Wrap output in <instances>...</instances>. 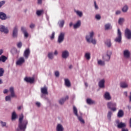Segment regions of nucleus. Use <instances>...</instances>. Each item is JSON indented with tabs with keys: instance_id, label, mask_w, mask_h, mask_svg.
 I'll list each match as a JSON object with an SVG mask.
<instances>
[{
	"instance_id": "obj_1",
	"label": "nucleus",
	"mask_w": 131,
	"mask_h": 131,
	"mask_svg": "<svg viewBox=\"0 0 131 131\" xmlns=\"http://www.w3.org/2000/svg\"><path fill=\"white\" fill-rule=\"evenodd\" d=\"M23 118H24V116L23 114H21L19 116L18 127L20 130L25 131L27 124H28V121L24 120L23 121Z\"/></svg>"
},
{
	"instance_id": "obj_2",
	"label": "nucleus",
	"mask_w": 131,
	"mask_h": 131,
	"mask_svg": "<svg viewBox=\"0 0 131 131\" xmlns=\"http://www.w3.org/2000/svg\"><path fill=\"white\" fill-rule=\"evenodd\" d=\"M94 34V32H90V35L86 36V39L88 42H92V43H93V45H96V43H97V41L96 40V39H93Z\"/></svg>"
},
{
	"instance_id": "obj_3",
	"label": "nucleus",
	"mask_w": 131,
	"mask_h": 131,
	"mask_svg": "<svg viewBox=\"0 0 131 131\" xmlns=\"http://www.w3.org/2000/svg\"><path fill=\"white\" fill-rule=\"evenodd\" d=\"M73 113L75 114V115H76V116L78 117V120H79L81 123L84 124L85 123L84 120L82 119V117L78 116V114L77 113V108H76V107L75 106H73Z\"/></svg>"
},
{
	"instance_id": "obj_4",
	"label": "nucleus",
	"mask_w": 131,
	"mask_h": 131,
	"mask_svg": "<svg viewBox=\"0 0 131 131\" xmlns=\"http://www.w3.org/2000/svg\"><path fill=\"white\" fill-rule=\"evenodd\" d=\"M107 108L111 109L112 111H116V103L112 102H109L107 104Z\"/></svg>"
},
{
	"instance_id": "obj_5",
	"label": "nucleus",
	"mask_w": 131,
	"mask_h": 131,
	"mask_svg": "<svg viewBox=\"0 0 131 131\" xmlns=\"http://www.w3.org/2000/svg\"><path fill=\"white\" fill-rule=\"evenodd\" d=\"M64 37H65V33L60 32V33L58 36V42L59 43H61V42H63Z\"/></svg>"
},
{
	"instance_id": "obj_6",
	"label": "nucleus",
	"mask_w": 131,
	"mask_h": 131,
	"mask_svg": "<svg viewBox=\"0 0 131 131\" xmlns=\"http://www.w3.org/2000/svg\"><path fill=\"white\" fill-rule=\"evenodd\" d=\"M117 35H118V37H117L115 39V41H116V42H121V39H122L121 32L120 31V29H118Z\"/></svg>"
},
{
	"instance_id": "obj_7",
	"label": "nucleus",
	"mask_w": 131,
	"mask_h": 131,
	"mask_svg": "<svg viewBox=\"0 0 131 131\" xmlns=\"http://www.w3.org/2000/svg\"><path fill=\"white\" fill-rule=\"evenodd\" d=\"M125 36L127 39H131V30L126 28L125 30Z\"/></svg>"
},
{
	"instance_id": "obj_8",
	"label": "nucleus",
	"mask_w": 131,
	"mask_h": 131,
	"mask_svg": "<svg viewBox=\"0 0 131 131\" xmlns=\"http://www.w3.org/2000/svg\"><path fill=\"white\" fill-rule=\"evenodd\" d=\"M0 31L4 33H8L9 30L4 26H0Z\"/></svg>"
},
{
	"instance_id": "obj_9",
	"label": "nucleus",
	"mask_w": 131,
	"mask_h": 131,
	"mask_svg": "<svg viewBox=\"0 0 131 131\" xmlns=\"http://www.w3.org/2000/svg\"><path fill=\"white\" fill-rule=\"evenodd\" d=\"M29 55H30V50L29 49H27L25 51L24 53V57H25L26 59H28Z\"/></svg>"
},
{
	"instance_id": "obj_10",
	"label": "nucleus",
	"mask_w": 131,
	"mask_h": 131,
	"mask_svg": "<svg viewBox=\"0 0 131 131\" xmlns=\"http://www.w3.org/2000/svg\"><path fill=\"white\" fill-rule=\"evenodd\" d=\"M18 35V27L15 26L13 29L12 36L13 37H17Z\"/></svg>"
},
{
	"instance_id": "obj_11",
	"label": "nucleus",
	"mask_w": 131,
	"mask_h": 131,
	"mask_svg": "<svg viewBox=\"0 0 131 131\" xmlns=\"http://www.w3.org/2000/svg\"><path fill=\"white\" fill-rule=\"evenodd\" d=\"M25 62V59H24V57H20L18 59V60L16 61V65H22L23 63Z\"/></svg>"
},
{
	"instance_id": "obj_12",
	"label": "nucleus",
	"mask_w": 131,
	"mask_h": 131,
	"mask_svg": "<svg viewBox=\"0 0 131 131\" xmlns=\"http://www.w3.org/2000/svg\"><path fill=\"white\" fill-rule=\"evenodd\" d=\"M119 122V121H117V123H118L117 127L118 128H123V127H125L126 126V124H125V123H118Z\"/></svg>"
},
{
	"instance_id": "obj_13",
	"label": "nucleus",
	"mask_w": 131,
	"mask_h": 131,
	"mask_svg": "<svg viewBox=\"0 0 131 131\" xmlns=\"http://www.w3.org/2000/svg\"><path fill=\"white\" fill-rule=\"evenodd\" d=\"M69 57V52L68 51H64L62 52V57L63 59H67Z\"/></svg>"
},
{
	"instance_id": "obj_14",
	"label": "nucleus",
	"mask_w": 131,
	"mask_h": 131,
	"mask_svg": "<svg viewBox=\"0 0 131 131\" xmlns=\"http://www.w3.org/2000/svg\"><path fill=\"white\" fill-rule=\"evenodd\" d=\"M25 80L26 82H29L30 83H33L34 82V78L31 77H26L25 78Z\"/></svg>"
},
{
	"instance_id": "obj_15",
	"label": "nucleus",
	"mask_w": 131,
	"mask_h": 131,
	"mask_svg": "<svg viewBox=\"0 0 131 131\" xmlns=\"http://www.w3.org/2000/svg\"><path fill=\"white\" fill-rule=\"evenodd\" d=\"M0 19L1 20H6L7 19V15L4 12H0Z\"/></svg>"
},
{
	"instance_id": "obj_16",
	"label": "nucleus",
	"mask_w": 131,
	"mask_h": 131,
	"mask_svg": "<svg viewBox=\"0 0 131 131\" xmlns=\"http://www.w3.org/2000/svg\"><path fill=\"white\" fill-rule=\"evenodd\" d=\"M104 97L105 100H111V96H110V94L108 92H105Z\"/></svg>"
},
{
	"instance_id": "obj_17",
	"label": "nucleus",
	"mask_w": 131,
	"mask_h": 131,
	"mask_svg": "<svg viewBox=\"0 0 131 131\" xmlns=\"http://www.w3.org/2000/svg\"><path fill=\"white\" fill-rule=\"evenodd\" d=\"M64 83L65 85L68 88H70V86H71V83L70 82V80L68 79H64Z\"/></svg>"
},
{
	"instance_id": "obj_18",
	"label": "nucleus",
	"mask_w": 131,
	"mask_h": 131,
	"mask_svg": "<svg viewBox=\"0 0 131 131\" xmlns=\"http://www.w3.org/2000/svg\"><path fill=\"white\" fill-rule=\"evenodd\" d=\"M124 115V113L123 112V111H122V110H119L117 114L118 117H119V118H121V117H123Z\"/></svg>"
},
{
	"instance_id": "obj_19",
	"label": "nucleus",
	"mask_w": 131,
	"mask_h": 131,
	"mask_svg": "<svg viewBox=\"0 0 131 131\" xmlns=\"http://www.w3.org/2000/svg\"><path fill=\"white\" fill-rule=\"evenodd\" d=\"M99 88H103L105 86V80L102 79L99 82Z\"/></svg>"
},
{
	"instance_id": "obj_20",
	"label": "nucleus",
	"mask_w": 131,
	"mask_h": 131,
	"mask_svg": "<svg viewBox=\"0 0 131 131\" xmlns=\"http://www.w3.org/2000/svg\"><path fill=\"white\" fill-rule=\"evenodd\" d=\"M9 91L11 93V97H12V98L16 97V95H15V92H14V88L11 87L9 89Z\"/></svg>"
},
{
	"instance_id": "obj_21",
	"label": "nucleus",
	"mask_w": 131,
	"mask_h": 131,
	"mask_svg": "<svg viewBox=\"0 0 131 131\" xmlns=\"http://www.w3.org/2000/svg\"><path fill=\"white\" fill-rule=\"evenodd\" d=\"M68 99H69V97H68V96H67L65 99L62 98L60 99L59 101V104H60V105H63V104H64V103L65 102V101H66V100H68Z\"/></svg>"
},
{
	"instance_id": "obj_22",
	"label": "nucleus",
	"mask_w": 131,
	"mask_h": 131,
	"mask_svg": "<svg viewBox=\"0 0 131 131\" xmlns=\"http://www.w3.org/2000/svg\"><path fill=\"white\" fill-rule=\"evenodd\" d=\"M123 54H124V57H125V58H129L130 53L128 50L124 51Z\"/></svg>"
},
{
	"instance_id": "obj_23",
	"label": "nucleus",
	"mask_w": 131,
	"mask_h": 131,
	"mask_svg": "<svg viewBox=\"0 0 131 131\" xmlns=\"http://www.w3.org/2000/svg\"><path fill=\"white\" fill-rule=\"evenodd\" d=\"M42 94L48 95V89L46 87L41 89Z\"/></svg>"
},
{
	"instance_id": "obj_24",
	"label": "nucleus",
	"mask_w": 131,
	"mask_h": 131,
	"mask_svg": "<svg viewBox=\"0 0 131 131\" xmlns=\"http://www.w3.org/2000/svg\"><path fill=\"white\" fill-rule=\"evenodd\" d=\"M105 44L107 46V47H108V48H111V40L110 39H107L105 41Z\"/></svg>"
},
{
	"instance_id": "obj_25",
	"label": "nucleus",
	"mask_w": 131,
	"mask_h": 131,
	"mask_svg": "<svg viewBox=\"0 0 131 131\" xmlns=\"http://www.w3.org/2000/svg\"><path fill=\"white\" fill-rule=\"evenodd\" d=\"M8 60V57H6L5 55H2L0 57V61H2V62H6Z\"/></svg>"
},
{
	"instance_id": "obj_26",
	"label": "nucleus",
	"mask_w": 131,
	"mask_h": 131,
	"mask_svg": "<svg viewBox=\"0 0 131 131\" xmlns=\"http://www.w3.org/2000/svg\"><path fill=\"white\" fill-rule=\"evenodd\" d=\"M56 129L57 131H63V126L61 124H58L57 126Z\"/></svg>"
},
{
	"instance_id": "obj_27",
	"label": "nucleus",
	"mask_w": 131,
	"mask_h": 131,
	"mask_svg": "<svg viewBox=\"0 0 131 131\" xmlns=\"http://www.w3.org/2000/svg\"><path fill=\"white\" fill-rule=\"evenodd\" d=\"M81 24V23L80 20H78L76 24L74 25V28L75 29L78 28V27L80 26Z\"/></svg>"
},
{
	"instance_id": "obj_28",
	"label": "nucleus",
	"mask_w": 131,
	"mask_h": 131,
	"mask_svg": "<svg viewBox=\"0 0 131 131\" xmlns=\"http://www.w3.org/2000/svg\"><path fill=\"white\" fill-rule=\"evenodd\" d=\"M120 86L123 89H125V88H127V84L124 82H122L120 83Z\"/></svg>"
},
{
	"instance_id": "obj_29",
	"label": "nucleus",
	"mask_w": 131,
	"mask_h": 131,
	"mask_svg": "<svg viewBox=\"0 0 131 131\" xmlns=\"http://www.w3.org/2000/svg\"><path fill=\"white\" fill-rule=\"evenodd\" d=\"M103 59L104 61H109L110 60V55L107 54L103 57Z\"/></svg>"
},
{
	"instance_id": "obj_30",
	"label": "nucleus",
	"mask_w": 131,
	"mask_h": 131,
	"mask_svg": "<svg viewBox=\"0 0 131 131\" xmlns=\"http://www.w3.org/2000/svg\"><path fill=\"white\" fill-rule=\"evenodd\" d=\"M85 58H86V60H90L91 59V53H86L84 56Z\"/></svg>"
},
{
	"instance_id": "obj_31",
	"label": "nucleus",
	"mask_w": 131,
	"mask_h": 131,
	"mask_svg": "<svg viewBox=\"0 0 131 131\" xmlns=\"http://www.w3.org/2000/svg\"><path fill=\"white\" fill-rule=\"evenodd\" d=\"M75 13H76L77 15L79 16V17H82V12L81 11H79L78 10H75Z\"/></svg>"
},
{
	"instance_id": "obj_32",
	"label": "nucleus",
	"mask_w": 131,
	"mask_h": 131,
	"mask_svg": "<svg viewBox=\"0 0 131 131\" xmlns=\"http://www.w3.org/2000/svg\"><path fill=\"white\" fill-rule=\"evenodd\" d=\"M43 13V10H37L36 11V15L37 16H40V15H41V14H42Z\"/></svg>"
},
{
	"instance_id": "obj_33",
	"label": "nucleus",
	"mask_w": 131,
	"mask_h": 131,
	"mask_svg": "<svg viewBox=\"0 0 131 131\" xmlns=\"http://www.w3.org/2000/svg\"><path fill=\"white\" fill-rule=\"evenodd\" d=\"M64 23H65V21H64V20L59 21V27H63V26H64Z\"/></svg>"
},
{
	"instance_id": "obj_34",
	"label": "nucleus",
	"mask_w": 131,
	"mask_h": 131,
	"mask_svg": "<svg viewBox=\"0 0 131 131\" xmlns=\"http://www.w3.org/2000/svg\"><path fill=\"white\" fill-rule=\"evenodd\" d=\"M98 65H101V66H104L105 65V62L103 60H98Z\"/></svg>"
},
{
	"instance_id": "obj_35",
	"label": "nucleus",
	"mask_w": 131,
	"mask_h": 131,
	"mask_svg": "<svg viewBox=\"0 0 131 131\" xmlns=\"http://www.w3.org/2000/svg\"><path fill=\"white\" fill-rule=\"evenodd\" d=\"M16 118H17V115L16 114V112H13L12 113V119L14 120V119H16Z\"/></svg>"
},
{
	"instance_id": "obj_36",
	"label": "nucleus",
	"mask_w": 131,
	"mask_h": 131,
	"mask_svg": "<svg viewBox=\"0 0 131 131\" xmlns=\"http://www.w3.org/2000/svg\"><path fill=\"white\" fill-rule=\"evenodd\" d=\"M122 11L124 12H127V10H128V7L127 6L125 5L122 8Z\"/></svg>"
},
{
	"instance_id": "obj_37",
	"label": "nucleus",
	"mask_w": 131,
	"mask_h": 131,
	"mask_svg": "<svg viewBox=\"0 0 131 131\" xmlns=\"http://www.w3.org/2000/svg\"><path fill=\"white\" fill-rule=\"evenodd\" d=\"M111 27V25H110V24H107L105 25V30H108V29H110Z\"/></svg>"
},
{
	"instance_id": "obj_38",
	"label": "nucleus",
	"mask_w": 131,
	"mask_h": 131,
	"mask_svg": "<svg viewBox=\"0 0 131 131\" xmlns=\"http://www.w3.org/2000/svg\"><path fill=\"white\" fill-rule=\"evenodd\" d=\"M4 73H5V71L4 70V69L0 68V77H1V76H3L4 75Z\"/></svg>"
},
{
	"instance_id": "obj_39",
	"label": "nucleus",
	"mask_w": 131,
	"mask_h": 131,
	"mask_svg": "<svg viewBox=\"0 0 131 131\" xmlns=\"http://www.w3.org/2000/svg\"><path fill=\"white\" fill-rule=\"evenodd\" d=\"M48 58L49 59H51V60H52V59H53L54 56L53 55V53H48Z\"/></svg>"
},
{
	"instance_id": "obj_40",
	"label": "nucleus",
	"mask_w": 131,
	"mask_h": 131,
	"mask_svg": "<svg viewBox=\"0 0 131 131\" xmlns=\"http://www.w3.org/2000/svg\"><path fill=\"white\" fill-rule=\"evenodd\" d=\"M86 102L88 104H94V101L91 99H87Z\"/></svg>"
},
{
	"instance_id": "obj_41",
	"label": "nucleus",
	"mask_w": 131,
	"mask_h": 131,
	"mask_svg": "<svg viewBox=\"0 0 131 131\" xmlns=\"http://www.w3.org/2000/svg\"><path fill=\"white\" fill-rule=\"evenodd\" d=\"M112 115V112L111 111L108 112L107 114V118H108L110 120L111 119Z\"/></svg>"
},
{
	"instance_id": "obj_42",
	"label": "nucleus",
	"mask_w": 131,
	"mask_h": 131,
	"mask_svg": "<svg viewBox=\"0 0 131 131\" xmlns=\"http://www.w3.org/2000/svg\"><path fill=\"white\" fill-rule=\"evenodd\" d=\"M5 100L6 101H11V96H7L5 98Z\"/></svg>"
},
{
	"instance_id": "obj_43",
	"label": "nucleus",
	"mask_w": 131,
	"mask_h": 131,
	"mask_svg": "<svg viewBox=\"0 0 131 131\" xmlns=\"http://www.w3.org/2000/svg\"><path fill=\"white\" fill-rule=\"evenodd\" d=\"M124 20V19L122 18H120L118 21V23L119 24H121L122 23V22H123V21Z\"/></svg>"
},
{
	"instance_id": "obj_44",
	"label": "nucleus",
	"mask_w": 131,
	"mask_h": 131,
	"mask_svg": "<svg viewBox=\"0 0 131 131\" xmlns=\"http://www.w3.org/2000/svg\"><path fill=\"white\" fill-rule=\"evenodd\" d=\"M17 48H18L19 49H21V48L22 47V42H19L17 45Z\"/></svg>"
},
{
	"instance_id": "obj_45",
	"label": "nucleus",
	"mask_w": 131,
	"mask_h": 131,
	"mask_svg": "<svg viewBox=\"0 0 131 131\" xmlns=\"http://www.w3.org/2000/svg\"><path fill=\"white\" fill-rule=\"evenodd\" d=\"M51 39H54L55 38V32H53L50 36Z\"/></svg>"
},
{
	"instance_id": "obj_46",
	"label": "nucleus",
	"mask_w": 131,
	"mask_h": 131,
	"mask_svg": "<svg viewBox=\"0 0 131 131\" xmlns=\"http://www.w3.org/2000/svg\"><path fill=\"white\" fill-rule=\"evenodd\" d=\"M55 75L56 77H59L60 75V73H59V71H56L55 72Z\"/></svg>"
},
{
	"instance_id": "obj_47",
	"label": "nucleus",
	"mask_w": 131,
	"mask_h": 131,
	"mask_svg": "<svg viewBox=\"0 0 131 131\" xmlns=\"http://www.w3.org/2000/svg\"><path fill=\"white\" fill-rule=\"evenodd\" d=\"M94 7L96 10H98V9H99V7L97 5V2H96V1H94Z\"/></svg>"
},
{
	"instance_id": "obj_48",
	"label": "nucleus",
	"mask_w": 131,
	"mask_h": 131,
	"mask_svg": "<svg viewBox=\"0 0 131 131\" xmlns=\"http://www.w3.org/2000/svg\"><path fill=\"white\" fill-rule=\"evenodd\" d=\"M96 19H97V20H100V19H101V16L99 14H97L95 16Z\"/></svg>"
},
{
	"instance_id": "obj_49",
	"label": "nucleus",
	"mask_w": 131,
	"mask_h": 131,
	"mask_svg": "<svg viewBox=\"0 0 131 131\" xmlns=\"http://www.w3.org/2000/svg\"><path fill=\"white\" fill-rule=\"evenodd\" d=\"M1 124L2 125V126H3V127L4 126H6V125H7V123L4 122L2 121H1Z\"/></svg>"
},
{
	"instance_id": "obj_50",
	"label": "nucleus",
	"mask_w": 131,
	"mask_h": 131,
	"mask_svg": "<svg viewBox=\"0 0 131 131\" xmlns=\"http://www.w3.org/2000/svg\"><path fill=\"white\" fill-rule=\"evenodd\" d=\"M5 1H2V2H0V8H2V7L3 6H4V5H5Z\"/></svg>"
},
{
	"instance_id": "obj_51",
	"label": "nucleus",
	"mask_w": 131,
	"mask_h": 131,
	"mask_svg": "<svg viewBox=\"0 0 131 131\" xmlns=\"http://www.w3.org/2000/svg\"><path fill=\"white\" fill-rule=\"evenodd\" d=\"M35 27V25L34 24H31L30 25V28L32 29V28H34V27Z\"/></svg>"
},
{
	"instance_id": "obj_52",
	"label": "nucleus",
	"mask_w": 131,
	"mask_h": 131,
	"mask_svg": "<svg viewBox=\"0 0 131 131\" xmlns=\"http://www.w3.org/2000/svg\"><path fill=\"white\" fill-rule=\"evenodd\" d=\"M21 31H23V33H24V32H26V29H25V28L23 27H21Z\"/></svg>"
},
{
	"instance_id": "obj_53",
	"label": "nucleus",
	"mask_w": 131,
	"mask_h": 131,
	"mask_svg": "<svg viewBox=\"0 0 131 131\" xmlns=\"http://www.w3.org/2000/svg\"><path fill=\"white\" fill-rule=\"evenodd\" d=\"M24 34L25 35V37H28V33H27V31L25 32Z\"/></svg>"
},
{
	"instance_id": "obj_54",
	"label": "nucleus",
	"mask_w": 131,
	"mask_h": 131,
	"mask_svg": "<svg viewBox=\"0 0 131 131\" xmlns=\"http://www.w3.org/2000/svg\"><path fill=\"white\" fill-rule=\"evenodd\" d=\"M23 108V105H20L19 106L17 107V110H20V109H22Z\"/></svg>"
},
{
	"instance_id": "obj_55",
	"label": "nucleus",
	"mask_w": 131,
	"mask_h": 131,
	"mask_svg": "<svg viewBox=\"0 0 131 131\" xmlns=\"http://www.w3.org/2000/svg\"><path fill=\"white\" fill-rule=\"evenodd\" d=\"M42 3V0H38V4L39 5H41Z\"/></svg>"
},
{
	"instance_id": "obj_56",
	"label": "nucleus",
	"mask_w": 131,
	"mask_h": 131,
	"mask_svg": "<svg viewBox=\"0 0 131 131\" xmlns=\"http://www.w3.org/2000/svg\"><path fill=\"white\" fill-rule=\"evenodd\" d=\"M36 105L37 106V107H40V103L39 102H36Z\"/></svg>"
},
{
	"instance_id": "obj_57",
	"label": "nucleus",
	"mask_w": 131,
	"mask_h": 131,
	"mask_svg": "<svg viewBox=\"0 0 131 131\" xmlns=\"http://www.w3.org/2000/svg\"><path fill=\"white\" fill-rule=\"evenodd\" d=\"M120 13H121L120 11L118 10V11H117L116 12V15H119V14H120Z\"/></svg>"
},
{
	"instance_id": "obj_58",
	"label": "nucleus",
	"mask_w": 131,
	"mask_h": 131,
	"mask_svg": "<svg viewBox=\"0 0 131 131\" xmlns=\"http://www.w3.org/2000/svg\"><path fill=\"white\" fill-rule=\"evenodd\" d=\"M122 131H128V129H127V128H122Z\"/></svg>"
},
{
	"instance_id": "obj_59",
	"label": "nucleus",
	"mask_w": 131,
	"mask_h": 131,
	"mask_svg": "<svg viewBox=\"0 0 131 131\" xmlns=\"http://www.w3.org/2000/svg\"><path fill=\"white\" fill-rule=\"evenodd\" d=\"M7 93H8V90L5 89L4 91V94H7Z\"/></svg>"
},
{
	"instance_id": "obj_60",
	"label": "nucleus",
	"mask_w": 131,
	"mask_h": 131,
	"mask_svg": "<svg viewBox=\"0 0 131 131\" xmlns=\"http://www.w3.org/2000/svg\"><path fill=\"white\" fill-rule=\"evenodd\" d=\"M57 54H58V51L55 50L54 52V55H57Z\"/></svg>"
},
{
	"instance_id": "obj_61",
	"label": "nucleus",
	"mask_w": 131,
	"mask_h": 131,
	"mask_svg": "<svg viewBox=\"0 0 131 131\" xmlns=\"http://www.w3.org/2000/svg\"><path fill=\"white\" fill-rule=\"evenodd\" d=\"M3 51L2 49H0V55H2V54H3Z\"/></svg>"
},
{
	"instance_id": "obj_62",
	"label": "nucleus",
	"mask_w": 131,
	"mask_h": 131,
	"mask_svg": "<svg viewBox=\"0 0 131 131\" xmlns=\"http://www.w3.org/2000/svg\"><path fill=\"white\" fill-rule=\"evenodd\" d=\"M124 95H125V96H126V97H127V92H124Z\"/></svg>"
},
{
	"instance_id": "obj_63",
	"label": "nucleus",
	"mask_w": 131,
	"mask_h": 131,
	"mask_svg": "<svg viewBox=\"0 0 131 131\" xmlns=\"http://www.w3.org/2000/svg\"><path fill=\"white\" fill-rule=\"evenodd\" d=\"M72 25H73L72 23H70V27H71V26H72Z\"/></svg>"
},
{
	"instance_id": "obj_64",
	"label": "nucleus",
	"mask_w": 131,
	"mask_h": 131,
	"mask_svg": "<svg viewBox=\"0 0 131 131\" xmlns=\"http://www.w3.org/2000/svg\"><path fill=\"white\" fill-rule=\"evenodd\" d=\"M129 101L131 102V92H130V96H129Z\"/></svg>"
}]
</instances>
